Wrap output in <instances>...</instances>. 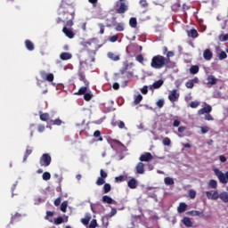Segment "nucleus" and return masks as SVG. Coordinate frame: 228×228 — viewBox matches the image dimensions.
Returning a JSON list of instances; mask_svg holds the SVG:
<instances>
[{
    "label": "nucleus",
    "mask_w": 228,
    "mask_h": 228,
    "mask_svg": "<svg viewBox=\"0 0 228 228\" xmlns=\"http://www.w3.org/2000/svg\"><path fill=\"white\" fill-rule=\"evenodd\" d=\"M99 28H100V35H104V24L100 23Z\"/></svg>",
    "instance_id": "62"
},
{
    "label": "nucleus",
    "mask_w": 228,
    "mask_h": 228,
    "mask_svg": "<svg viewBox=\"0 0 228 228\" xmlns=\"http://www.w3.org/2000/svg\"><path fill=\"white\" fill-rule=\"evenodd\" d=\"M88 92V86H82L78 89V92L75 93V95H85Z\"/></svg>",
    "instance_id": "26"
},
{
    "label": "nucleus",
    "mask_w": 228,
    "mask_h": 228,
    "mask_svg": "<svg viewBox=\"0 0 228 228\" xmlns=\"http://www.w3.org/2000/svg\"><path fill=\"white\" fill-rule=\"evenodd\" d=\"M129 24L131 28H136L138 21L136 20V18H130Z\"/></svg>",
    "instance_id": "39"
},
{
    "label": "nucleus",
    "mask_w": 228,
    "mask_h": 228,
    "mask_svg": "<svg viewBox=\"0 0 228 228\" xmlns=\"http://www.w3.org/2000/svg\"><path fill=\"white\" fill-rule=\"evenodd\" d=\"M115 29L116 31H124V23H117Z\"/></svg>",
    "instance_id": "45"
},
{
    "label": "nucleus",
    "mask_w": 228,
    "mask_h": 228,
    "mask_svg": "<svg viewBox=\"0 0 228 228\" xmlns=\"http://www.w3.org/2000/svg\"><path fill=\"white\" fill-rule=\"evenodd\" d=\"M214 172H215V175H216V177H218L220 183H222V184H227V183H228V172H226L225 175H224L218 168H216L214 170Z\"/></svg>",
    "instance_id": "3"
},
{
    "label": "nucleus",
    "mask_w": 228,
    "mask_h": 228,
    "mask_svg": "<svg viewBox=\"0 0 228 228\" xmlns=\"http://www.w3.org/2000/svg\"><path fill=\"white\" fill-rule=\"evenodd\" d=\"M167 65H168L167 62V58L160 54L154 55L151 61V69H159L167 67Z\"/></svg>",
    "instance_id": "1"
},
{
    "label": "nucleus",
    "mask_w": 228,
    "mask_h": 228,
    "mask_svg": "<svg viewBox=\"0 0 228 228\" xmlns=\"http://www.w3.org/2000/svg\"><path fill=\"white\" fill-rule=\"evenodd\" d=\"M208 186L210 188H213L214 190L216 189L218 187V183L216 182V180H213L211 179L209 182H208Z\"/></svg>",
    "instance_id": "30"
},
{
    "label": "nucleus",
    "mask_w": 228,
    "mask_h": 228,
    "mask_svg": "<svg viewBox=\"0 0 228 228\" xmlns=\"http://www.w3.org/2000/svg\"><path fill=\"white\" fill-rule=\"evenodd\" d=\"M39 118L40 120H42V122H49V120H51V117L49 116V113L45 112V113H42L40 112L39 115Z\"/></svg>",
    "instance_id": "18"
},
{
    "label": "nucleus",
    "mask_w": 228,
    "mask_h": 228,
    "mask_svg": "<svg viewBox=\"0 0 228 228\" xmlns=\"http://www.w3.org/2000/svg\"><path fill=\"white\" fill-rule=\"evenodd\" d=\"M140 5L142 8H147L149 6V4L147 3V0H140Z\"/></svg>",
    "instance_id": "54"
},
{
    "label": "nucleus",
    "mask_w": 228,
    "mask_h": 228,
    "mask_svg": "<svg viewBox=\"0 0 228 228\" xmlns=\"http://www.w3.org/2000/svg\"><path fill=\"white\" fill-rule=\"evenodd\" d=\"M218 38H219L220 42H227L228 34H226V35L222 34V35L219 36Z\"/></svg>",
    "instance_id": "48"
},
{
    "label": "nucleus",
    "mask_w": 228,
    "mask_h": 228,
    "mask_svg": "<svg viewBox=\"0 0 228 228\" xmlns=\"http://www.w3.org/2000/svg\"><path fill=\"white\" fill-rule=\"evenodd\" d=\"M67 206H69V204L67 203V201H63L61 204V211H62V213H67Z\"/></svg>",
    "instance_id": "44"
},
{
    "label": "nucleus",
    "mask_w": 228,
    "mask_h": 228,
    "mask_svg": "<svg viewBox=\"0 0 228 228\" xmlns=\"http://www.w3.org/2000/svg\"><path fill=\"white\" fill-rule=\"evenodd\" d=\"M136 174L143 175L145 174V164L139 162L135 167Z\"/></svg>",
    "instance_id": "12"
},
{
    "label": "nucleus",
    "mask_w": 228,
    "mask_h": 228,
    "mask_svg": "<svg viewBox=\"0 0 228 228\" xmlns=\"http://www.w3.org/2000/svg\"><path fill=\"white\" fill-rule=\"evenodd\" d=\"M94 138H99L98 139L99 142H102V137H101V131H99V130L94 131Z\"/></svg>",
    "instance_id": "47"
},
{
    "label": "nucleus",
    "mask_w": 228,
    "mask_h": 228,
    "mask_svg": "<svg viewBox=\"0 0 228 228\" xmlns=\"http://www.w3.org/2000/svg\"><path fill=\"white\" fill-rule=\"evenodd\" d=\"M100 177L106 179V177H108V173H106L105 171H103L102 169L100 170Z\"/></svg>",
    "instance_id": "59"
},
{
    "label": "nucleus",
    "mask_w": 228,
    "mask_h": 228,
    "mask_svg": "<svg viewBox=\"0 0 228 228\" xmlns=\"http://www.w3.org/2000/svg\"><path fill=\"white\" fill-rule=\"evenodd\" d=\"M60 59L62 60V61H67V60H72V53L63 52L60 54Z\"/></svg>",
    "instance_id": "16"
},
{
    "label": "nucleus",
    "mask_w": 228,
    "mask_h": 228,
    "mask_svg": "<svg viewBox=\"0 0 228 228\" xmlns=\"http://www.w3.org/2000/svg\"><path fill=\"white\" fill-rule=\"evenodd\" d=\"M127 186L131 190H134L138 187V181H136L134 178H132L127 182Z\"/></svg>",
    "instance_id": "15"
},
{
    "label": "nucleus",
    "mask_w": 228,
    "mask_h": 228,
    "mask_svg": "<svg viewBox=\"0 0 228 228\" xmlns=\"http://www.w3.org/2000/svg\"><path fill=\"white\" fill-rule=\"evenodd\" d=\"M37 131H38L39 133H44V132L45 131V126H44V125H38V126H37Z\"/></svg>",
    "instance_id": "60"
},
{
    "label": "nucleus",
    "mask_w": 228,
    "mask_h": 228,
    "mask_svg": "<svg viewBox=\"0 0 228 228\" xmlns=\"http://www.w3.org/2000/svg\"><path fill=\"white\" fill-rule=\"evenodd\" d=\"M201 133L202 134H206V133H209V126H201Z\"/></svg>",
    "instance_id": "56"
},
{
    "label": "nucleus",
    "mask_w": 228,
    "mask_h": 228,
    "mask_svg": "<svg viewBox=\"0 0 228 228\" xmlns=\"http://www.w3.org/2000/svg\"><path fill=\"white\" fill-rule=\"evenodd\" d=\"M142 94H143V95H146V94H148L149 92V87L147 86H144L142 89H141Z\"/></svg>",
    "instance_id": "61"
},
{
    "label": "nucleus",
    "mask_w": 228,
    "mask_h": 228,
    "mask_svg": "<svg viewBox=\"0 0 228 228\" xmlns=\"http://www.w3.org/2000/svg\"><path fill=\"white\" fill-rule=\"evenodd\" d=\"M219 60H225L227 58V53L224 51H221L218 55Z\"/></svg>",
    "instance_id": "51"
},
{
    "label": "nucleus",
    "mask_w": 228,
    "mask_h": 228,
    "mask_svg": "<svg viewBox=\"0 0 228 228\" xmlns=\"http://www.w3.org/2000/svg\"><path fill=\"white\" fill-rule=\"evenodd\" d=\"M33 152V150L29 149V146L27 147V150L25 151V155L23 157V161H27L28 156H30V154Z\"/></svg>",
    "instance_id": "29"
},
{
    "label": "nucleus",
    "mask_w": 228,
    "mask_h": 228,
    "mask_svg": "<svg viewBox=\"0 0 228 228\" xmlns=\"http://www.w3.org/2000/svg\"><path fill=\"white\" fill-rule=\"evenodd\" d=\"M205 120H208V121H211V120H214V118H213V116H211V114H206L205 115Z\"/></svg>",
    "instance_id": "64"
},
{
    "label": "nucleus",
    "mask_w": 228,
    "mask_h": 228,
    "mask_svg": "<svg viewBox=\"0 0 228 228\" xmlns=\"http://www.w3.org/2000/svg\"><path fill=\"white\" fill-rule=\"evenodd\" d=\"M188 37L191 38H197L199 37V32L195 28H191L187 32Z\"/></svg>",
    "instance_id": "19"
},
{
    "label": "nucleus",
    "mask_w": 228,
    "mask_h": 228,
    "mask_svg": "<svg viewBox=\"0 0 228 228\" xmlns=\"http://www.w3.org/2000/svg\"><path fill=\"white\" fill-rule=\"evenodd\" d=\"M97 227V219H93L89 224V228H96Z\"/></svg>",
    "instance_id": "53"
},
{
    "label": "nucleus",
    "mask_w": 228,
    "mask_h": 228,
    "mask_svg": "<svg viewBox=\"0 0 228 228\" xmlns=\"http://www.w3.org/2000/svg\"><path fill=\"white\" fill-rule=\"evenodd\" d=\"M207 81L208 85H216V83H218V79L213 75H209L207 78Z\"/></svg>",
    "instance_id": "21"
},
{
    "label": "nucleus",
    "mask_w": 228,
    "mask_h": 228,
    "mask_svg": "<svg viewBox=\"0 0 228 228\" xmlns=\"http://www.w3.org/2000/svg\"><path fill=\"white\" fill-rule=\"evenodd\" d=\"M186 208H188V205H186V203H180L177 208V212L180 214L184 213V211H186Z\"/></svg>",
    "instance_id": "27"
},
{
    "label": "nucleus",
    "mask_w": 228,
    "mask_h": 228,
    "mask_svg": "<svg viewBox=\"0 0 228 228\" xmlns=\"http://www.w3.org/2000/svg\"><path fill=\"white\" fill-rule=\"evenodd\" d=\"M203 57L207 61H209L213 58V52L209 49H206L203 53Z\"/></svg>",
    "instance_id": "17"
},
{
    "label": "nucleus",
    "mask_w": 228,
    "mask_h": 228,
    "mask_svg": "<svg viewBox=\"0 0 228 228\" xmlns=\"http://www.w3.org/2000/svg\"><path fill=\"white\" fill-rule=\"evenodd\" d=\"M175 53L173 51H169L167 54H166V60L167 64L170 63V58L174 57Z\"/></svg>",
    "instance_id": "42"
},
{
    "label": "nucleus",
    "mask_w": 228,
    "mask_h": 228,
    "mask_svg": "<svg viewBox=\"0 0 228 228\" xmlns=\"http://www.w3.org/2000/svg\"><path fill=\"white\" fill-rule=\"evenodd\" d=\"M196 196H197V191H193V190H191V191H189V197H190L191 199H195Z\"/></svg>",
    "instance_id": "57"
},
{
    "label": "nucleus",
    "mask_w": 228,
    "mask_h": 228,
    "mask_svg": "<svg viewBox=\"0 0 228 228\" xmlns=\"http://www.w3.org/2000/svg\"><path fill=\"white\" fill-rule=\"evenodd\" d=\"M211 111H213V107H211L209 104H207L205 107L198 110V115H205V113L208 115Z\"/></svg>",
    "instance_id": "9"
},
{
    "label": "nucleus",
    "mask_w": 228,
    "mask_h": 228,
    "mask_svg": "<svg viewBox=\"0 0 228 228\" xmlns=\"http://www.w3.org/2000/svg\"><path fill=\"white\" fill-rule=\"evenodd\" d=\"M164 183H165V184H167V186H172V184H174V178L166 177V178L164 179Z\"/></svg>",
    "instance_id": "38"
},
{
    "label": "nucleus",
    "mask_w": 228,
    "mask_h": 228,
    "mask_svg": "<svg viewBox=\"0 0 228 228\" xmlns=\"http://www.w3.org/2000/svg\"><path fill=\"white\" fill-rule=\"evenodd\" d=\"M123 181H126V177H124V175H119L115 177L116 183H123Z\"/></svg>",
    "instance_id": "50"
},
{
    "label": "nucleus",
    "mask_w": 228,
    "mask_h": 228,
    "mask_svg": "<svg viewBox=\"0 0 228 228\" xmlns=\"http://www.w3.org/2000/svg\"><path fill=\"white\" fill-rule=\"evenodd\" d=\"M156 105L158 106V108H163V106H165V100L159 99V100L156 102Z\"/></svg>",
    "instance_id": "49"
},
{
    "label": "nucleus",
    "mask_w": 228,
    "mask_h": 228,
    "mask_svg": "<svg viewBox=\"0 0 228 228\" xmlns=\"http://www.w3.org/2000/svg\"><path fill=\"white\" fill-rule=\"evenodd\" d=\"M54 211H47L46 216H45V220H49L51 223H53V219H50L51 216H54Z\"/></svg>",
    "instance_id": "34"
},
{
    "label": "nucleus",
    "mask_w": 228,
    "mask_h": 228,
    "mask_svg": "<svg viewBox=\"0 0 228 228\" xmlns=\"http://www.w3.org/2000/svg\"><path fill=\"white\" fill-rule=\"evenodd\" d=\"M65 221L63 220V217H61V216H59V217H57V218H55L54 220H53V224H55V225H61V224H63Z\"/></svg>",
    "instance_id": "36"
},
{
    "label": "nucleus",
    "mask_w": 228,
    "mask_h": 228,
    "mask_svg": "<svg viewBox=\"0 0 228 228\" xmlns=\"http://www.w3.org/2000/svg\"><path fill=\"white\" fill-rule=\"evenodd\" d=\"M168 99L171 102H175L179 99V95H177V90H173L168 94Z\"/></svg>",
    "instance_id": "14"
},
{
    "label": "nucleus",
    "mask_w": 228,
    "mask_h": 228,
    "mask_svg": "<svg viewBox=\"0 0 228 228\" xmlns=\"http://www.w3.org/2000/svg\"><path fill=\"white\" fill-rule=\"evenodd\" d=\"M219 199L225 204L228 202V192L227 191H223L219 194Z\"/></svg>",
    "instance_id": "23"
},
{
    "label": "nucleus",
    "mask_w": 228,
    "mask_h": 228,
    "mask_svg": "<svg viewBox=\"0 0 228 228\" xmlns=\"http://www.w3.org/2000/svg\"><path fill=\"white\" fill-rule=\"evenodd\" d=\"M185 86H186V88L191 89V88H193L194 84L191 80H189L188 82L185 83Z\"/></svg>",
    "instance_id": "55"
},
{
    "label": "nucleus",
    "mask_w": 228,
    "mask_h": 228,
    "mask_svg": "<svg viewBox=\"0 0 228 228\" xmlns=\"http://www.w3.org/2000/svg\"><path fill=\"white\" fill-rule=\"evenodd\" d=\"M94 97V94H92V92H88L87 91V93H86L85 94H84V99H85V101H86L87 102H89V101H92V98Z\"/></svg>",
    "instance_id": "31"
},
{
    "label": "nucleus",
    "mask_w": 228,
    "mask_h": 228,
    "mask_svg": "<svg viewBox=\"0 0 228 228\" xmlns=\"http://www.w3.org/2000/svg\"><path fill=\"white\" fill-rule=\"evenodd\" d=\"M78 76L80 81H85V79H86V76L83 72H80Z\"/></svg>",
    "instance_id": "63"
},
{
    "label": "nucleus",
    "mask_w": 228,
    "mask_h": 228,
    "mask_svg": "<svg viewBox=\"0 0 228 228\" xmlns=\"http://www.w3.org/2000/svg\"><path fill=\"white\" fill-rule=\"evenodd\" d=\"M135 60H136V61H139V63H143V55L138 54V55L135 57Z\"/></svg>",
    "instance_id": "58"
},
{
    "label": "nucleus",
    "mask_w": 228,
    "mask_h": 228,
    "mask_svg": "<svg viewBox=\"0 0 228 228\" xmlns=\"http://www.w3.org/2000/svg\"><path fill=\"white\" fill-rule=\"evenodd\" d=\"M66 4H68V6H72L74 3L72 2V0H61V7L63 8Z\"/></svg>",
    "instance_id": "32"
},
{
    "label": "nucleus",
    "mask_w": 228,
    "mask_h": 228,
    "mask_svg": "<svg viewBox=\"0 0 228 228\" xmlns=\"http://www.w3.org/2000/svg\"><path fill=\"white\" fill-rule=\"evenodd\" d=\"M165 83V81H163V79H159L158 81H155L152 86H150L151 90H158V88H161V86H163V84Z\"/></svg>",
    "instance_id": "13"
},
{
    "label": "nucleus",
    "mask_w": 228,
    "mask_h": 228,
    "mask_svg": "<svg viewBox=\"0 0 228 228\" xmlns=\"http://www.w3.org/2000/svg\"><path fill=\"white\" fill-rule=\"evenodd\" d=\"M111 191V184L104 183L103 185V193H110Z\"/></svg>",
    "instance_id": "37"
},
{
    "label": "nucleus",
    "mask_w": 228,
    "mask_h": 228,
    "mask_svg": "<svg viewBox=\"0 0 228 228\" xmlns=\"http://www.w3.org/2000/svg\"><path fill=\"white\" fill-rule=\"evenodd\" d=\"M206 195L209 200H218V199H220V193H218V191H207Z\"/></svg>",
    "instance_id": "6"
},
{
    "label": "nucleus",
    "mask_w": 228,
    "mask_h": 228,
    "mask_svg": "<svg viewBox=\"0 0 228 228\" xmlns=\"http://www.w3.org/2000/svg\"><path fill=\"white\" fill-rule=\"evenodd\" d=\"M62 21L66 22V25L68 28H72V26H74V17H76V11L73 10L72 12H62L61 13H60Z\"/></svg>",
    "instance_id": "2"
},
{
    "label": "nucleus",
    "mask_w": 228,
    "mask_h": 228,
    "mask_svg": "<svg viewBox=\"0 0 228 228\" xmlns=\"http://www.w3.org/2000/svg\"><path fill=\"white\" fill-rule=\"evenodd\" d=\"M102 201L103 202V204H113V202H115V200H113L111 197L108 195H104L102 199Z\"/></svg>",
    "instance_id": "22"
},
{
    "label": "nucleus",
    "mask_w": 228,
    "mask_h": 228,
    "mask_svg": "<svg viewBox=\"0 0 228 228\" xmlns=\"http://www.w3.org/2000/svg\"><path fill=\"white\" fill-rule=\"evenodd\" d=\"M191 216H200V218H209V216H204V211L191 210L187 212Z\"/></svg>",
    "instance_id": "8"
},
{
    "label": "nucleus",
    "mask_w": 228,
    "mask_h": 228,
    "mask_svg": "<svg viewBox=\"0 0 228 228\" xmlns=\"http://www.w3.org/2000/svg\"><path fill=\"white\" fill-rule=\"evenodd\" d=\"M154 159V157L151 152H145L144 154H142L139 158V161L149 163V161H152Z\"/></svg>",
    "instance_id": "7"
},
{
    "label": "nucleus",
    "mask_w": 228,
    "mask_h": 228,
    "mask_svg": "<svg viewBox=\"0 0 228 228\" xmlns=\"http://www.w3.org/2000/svg\"><path fill=\"white\" fill-rule=\"evenodd\" d=\"M90 220H92V216L90 214H86L85 218L81 219V223L84 225H88V224H90Z\"/></svg>",
    "instance_id": "20"
},
{
    "label": "nucleus",
    "mask_w": 228,
    "mask_h": 228,
    "mask_svg": "<svg viewBox=\"0 0 228 228\" xmlns=\"http://www.w3.org/2000/svg\"><path fill=\"white\" fill-rule=\"evenodd\" d=\"M52 158L51 155H49V153H44L39 160L40 166L41 167H49V165H51V161H52Z\"/></svg>",
    "instance_id": "4"
},
{
    "label": "nucleus",
    "mask_w": 228,
    "mask_h": 228,
    "mask_svg": "<svg viewBox=\"0 0 228 228\" xmlns=\"http://www.w3.org/2000/svg\"><path fill=\"white\" fill-rule=\"evenodd\" d=\"M200 105V102L194 101L191 102L190 107L192 109H195V108H199Z\"/></svg>",
    "instance_id": "52"
},
{
    "label": "nucleus",
    "mask_w": 228,
    "mask_h": 228,
    "mask_svg": "<svg viewBox=\"0 0 228 228\" xmlns=\"http://www.w3.org/2000/svg\"><path fill=\"white\" fill-rule=\"evenodd\" d=\"M143 100V96H142V94H138L134 101V104H140V102H142V101Z\"/></svg>",
    "instance_id": "43"
},
{
    "label": "nucleus",
    "mask_w": 228,
    "mask_h": 228,
    "mask_svg": "<svg viewBox=\"0 0 228 228\" xmlns=\"http://www.w3.org/2000/svg\"><path fill=\"white\" fill-rule=\"evenodd\" d=\"M44 181H49L51 179V173L45 172L42 175Z\"/></svg>",
    "instance_id": "46"
},
{
    "label": "nucleus",
    "mask_w": 228,
    "mask_h": 228,
    "mask_svg": "<svg viewBox=\"0 0 228 228\" xmlns=\"http://www.w3.org/2000/svg\"><path fill=\"white\" fill-rule=\"evenodd\" d=\"M183 222L185 227H193V222H191V219H190V217H183Z\"/></svg>",
    "instance_id": "25"
},
{
    "label": "nucleus",
    "mask_w": 228,
    "mask_h": 228,
    "mask_svg": "<svg viewBox=\"0 0 228 228\" xmlns=\"http://www.w3.org/2000/svg\"><path fill=\"white\" fill-rule=\"evenodd\" d=\"M108 58H110L113 61H118V60H120V56L119 55H117V54L111 53V52H110L108 53Z\"/></svg>",
    "instance_id": "28"
},
{
    "label": "nucleus",
    "mask_w": 228,
    "mask_h": 228,
    "mask_svg": "<svg viewBox=\"0 0 228 228\" xmlns=\"http://www.w3.org/2000/svg\"><path fill=\"white\" fill-rule=\"evenodd\" d=\"M106 178H102V177H98V179L96 180V184L97 186H102V184H105L106 183Z\"/></svg>",
    "instance_id": "41"
},
{
    "label": "nucleus",
    "mask_w": 228,
    "mask_h": 228,
    "mask_svg": "<svg viewBox=\"0 0 228 228\" xmlns=\"http://www.w3.org/2000/svg\"><path fill=\"white\" fill-rule=\"evenodd\" d=\"M40 77L44 79V81H48L49 83H53L54 81V74L45 72V70L40 71Z\"/></svg>",
    "instance_id": "5"
},
{
    "label": "nucleus",
    "mask_w": 228,
    "mask_h": 228,
    "mask_svg": "<svg viewBox=\"0 0 228 228\" xmlns=\"http://www.w3.org/2000/svg\"><path fill=\"white\" fill-rule=\"evenodd\" d=\"M199 66H197V65H193V66H191V68H190V73L191 74H193V75H195V74H199Z\"/></svg>",
    "instance_id": "33"
},
{
    "label": "nucleus",
    "mask_w": 228,
    "mask_h": 228,
    "mask_svg": "<svg viewBox=\"0 0 228 228\" xmlns=\"http://www.w3.org/2000/svg\"><path fill=\"white\" fill-rule=\"evenodd\" d=\"M128 10H129V7L127 6V4H126V3L124 2H120L119 8H118L116 12L117 13L122 14V13H126V12H127Z\"/></svg>",
    "instance_id": "10"
},
{
    "label": "nucleus",
    "mask_w": 228,
    "mask_h": 228,
    "mask_svg": "<svg viewBox=\"0 0 228 228\" xmlns=\"http://www.w3.org/2000/svg\"><path fill=\"white\" fill-rule=\"evenodd\" d=\"M162 143H163V145H166L167 147H170V145L172 144V141L170 140V138L166 137L162 140Z\"/></svg>",
    "instance_id": "40"
},
{
    "label": "nucleus",
    "mask_w": 228,
    "mask_h": 228,
    "mask_svg": "<svg viewBox=\"0 0 228 228\" xmlns=\"http://www.w3.org/2000/svg\"><path fill=\"white\" fill-rule=\"evenodd\" d=\"M25 45L28 51H35V45L30 40H26Z\"/></svg>",
    "instance_id": "24"
},
{
    "label": "nucleus",
    "mask_w": 228,
    "mask_h": 228,
    "mask_svg": "<svg viewBox=\"0 0 228 228\" xmlns=\"http://www.w3.org/2000/svg\"><path fill=\"white\" fill-rule=\"evenodd\" d=\"M62 33H64V35H66L68 38H74V37H76V34H74V31H72V29L70 28H68L67 25L63 27Z\"/></svg>",
    "instance_id": "11"
},
{
    "label": "nucleus",
    "mask_w": 228,
    "mask_h": 228,
    "mask_svg": "<svg viewBox=\"0 0 228 228\" xmlns=\"http://www.w3.org/2000/svg\"><path fill=\"white\" fill-rule=\"evenodd\" d=\"M49 124H52V126H60L61 124H62V121L60 118H57L55 120L50 119Z\"/></svg>",
    "instance_id": "35"
}]
</instances>
